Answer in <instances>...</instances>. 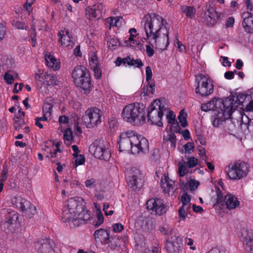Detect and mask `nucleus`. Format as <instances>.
<instances>
[{
	"mask_svg": "<svg viewBox=\"0 0 253 253\" xmlns=\"http://www.w3.org/2000/svg\"><path fill=\"white\" fill-rule=\"evenodd\" d=\"M120 44L121 43L118 39L112 38L109 41L108 46L110 49H113L115 48V47L120 46Z\"/></svg>",
	"mask_w": 253,
	"mask_h": 253,
	"instance_id": "37998d69",
	"label": "nucleus"
},
{
	"mask_svg": "<svg viewBox=\"0 0 253 253\" xmlns=\"http://www.w3.org/2000/svg\"><path fill=\"white\" fill-rule=\"evenodd\" d=\"M242 17L245 31L248 33H253V14L249 12H244L242 14Z\"/></svg>",
	"mask_w": 253,
	"mask_h": 253,
	"instance_id": "5701e85b",
	"label": "nucleus"
},
{
	"mask_svg": "<svg viewBox=\"0 0 253 253\" xmlns=\"http://www.w3.org/2000/svg\"><path fill=\"white\" fill-rule=\"evenodd\" d=\"M35 247L38 253H55V243L48 238L37 241L35 244Z\"/></svg>",
	"mask_w": 253,
	"mask_h": 253,
	"instance_id": "dca6fc26",
	"label": "nucleus"
},
{
	"mask_svg": "<svg viewBox=\"0 0 253 253\" xmlns=\"http://www.w3.org/2000/svg\"><path fill=\"white\" fill-rule=\"evenodd\" d=\"M247 97V96L246 94L241 93H235L234 94L226 98L229 99L231 103L229 107H228L229 109H231V114L234 111L236 110V108L240 105L244 106L243 103Z\"/></svg>",
	"mask_w": 253,
	"mask_h": 253,
	"instance_id": "f3484780",
	"label": "nucleus"
},
{
	"mask_svg": "<svg viewBox=\"0 0 253 253\" xmlns=\"http://www.w3.org/2000/svg\"><path fill=\"white\" fill-rule=\"evenodd\" d=\"M104 221V217L100 211L97 212V218L92 222L95 227L99 226Z\"/></svg>",
	"mask_w": 253,
	"mask_h": 253,
	"instance_id": "c9c22d12",
	"label": "nucleus"
},
{
	"mask_svg": "<svg viewBox=\"0 0 253 253\" xmlns=\"http://www.w3.org/2000/svg\"><path fill=\"white\" fill-rule=\"evenodd\" d=\"M146 80L148 83V86L149 87L150 89L148 90L153 94L155 90V83L151 81L152 77V72L150 66H147L146 68Z\"/></svg>",
	"mask_w": 253,
	"mask_h": 253,
	"instance_id": "c756f323",
	"label": "nucleus"
},
{
	"mask_svg": "<svg viewBox=\"0 0 253 253\" xmlns=\"http://www.w3.org/2000/svg\"><path fill=\"white\" fill-rule=\"evenodd\" d=\"M35 0H27L26 3L24 4L23 6L25 9L28 12H30L32 10V4Z\"/></svg>",
	"mask_w": 253,
	"mask_h": 253,
	"instance_id": "052dcab7",
	"label": "nucleus"
},
{
	"mask_svg": "<svg viewBox=\"0 0 253 253\" xmlns=\"http://www.w3.org/2000/svg\"><path fill=\"white\" fill-rule=\"evenodd\" d=\"M12 203L28 218H32L36 213V207L29 201L22 197H14L12 200Z\"/></svg>",
	"mask_w": 253,
	"mask_h": 253,
	"instance_id": "9b49d317",
	"label": "nucleus"
},
{
	"mask_svg": "<svg viewBox=\"0 0 253 253\" xmlns=\"http://www.w3.org/2000/svg\"><path fill=\"white\" fill-rule=\"evenodd\" d=\"M167 141H170L171 142V146L172 147H175V143H176V136L173 133H171L167 136V137L164 138Z\"/></svg>",
	"mask_w": 253,
	"mask_h": 253,
	"instance_id": "79ce46f5",
	"label": "nucleus"
},
{
	"mask_svg": "<svg viewBox=\"0 0 253 253\" xmlns=\"http://www.w3.org/2000/svg\"><path fill=\"white\" fill-rule=\"evenodd\" d=\"M4 79L7 84H11L14 82L13 76L9 73H5L4 76Z\"/></svg>",
	"mask_w": 253,
	"mask_h": 253,
	"instance_id": "6e6d98bb",
	"label": "nucleus"
},
{
	"mask_svg": "<svg viewBox=\"0 0 253 253\" xmlns=\"http://www.w3.org/2000/svg\"><path fill=\"white\" fill-rule=\"evenodd\" d=\"M69 216L70 218L66 220L63 217L62 215V220L64 222H68L69 226L71 228H75L78 226L80 224H82L83 223H84L85 221L88 220L80 219L79 216L77 214H75V216L74 215L69 214Z\"/></svg>",
	"mask_w": 253,
	"mask_h": 253,
	"instance_id": "bb28decb",
	"label": "nucleus"
},
{
	"mask_svg": "<svg viewBox=\"0 0 253 253\" xmlns=\"http://www.w3.org/2000/svg\"><path fill=\"white\" fill-rule=\"evenodd\" d=\"M167 21L157 13L148 14L144 16L141 25L144 27L147 39L154 40L153 47L166 50L169 44V32L166 28Z\"/></svg>",
	"mask_w": 253,
	"mask_h": 253,
	"instance_id": "f257e3e1",
	"label": "nucleus"
},
{
	"mask_svg": "<svg viewBox=\"0 0 253 253\" xmlns=\"http://www.w3.org/2000/svg\"><path fill=\"white\" fill-rule=\"evenodd\" d=\"M32 29L33 30V32L31 34V37L32 42V46H35L36 45V26L33 25L32 27Z\"/></svg>",
	"mask_w": 253,
	"mask_h": 253,
	"instance_id": "13d9d810",
	"label": "nucleus"
},
{
	"mask_svg": "<svg viewBox=\"0 0 253 253\" xmlns=\"http://www.w3.org/2000/svg\"><path fill=\"white\" fill-rule=\"evenodd\" d=\"M12 25L15 29L18 30H27L28 28L25 23L17 20H14L12 22Z\"/></svg>",
	"mask_w": 253,
	"mask_h": 253,
	"instance_id": "f704fd0d",
	"label": "nucleus"
},
{
	"mask_svg": "<svg viewBox=\"0 0 253 253\" xmlns=\"http://www.w3.org/2000/svg\"><path fill=\"white\" fill-rule=\"evenodd\" d=\"M118 141L119 150L128 151L131 150L134 154H145L149 152V142L148 140L135 132L128 130L122 133Z\"/></svg>",
	"mask_w": 253,
	"mask_h": 253,
	"instance_id": "f03ea898",
	"label": "nucleus"
},
{
	"mask_svg": "<svg viewBox=\"0 0 253 253\" xmlns=\"http://www.w3.org/2000/svg\"><path fill=\"white\" fill-rule=\"evenodd\" d=\"M101 110L96 107L87 109L82 117L83 123L87 128H91L101 122Z\"/></svg>",
	"mask_w": 253,
	"mask_h": 253,
	"instance_id": "9d476101",
	"label": "nucleus"
},
{
	"mask_svg": "<svg viewBox=\"0 0 253 253\" xmlns=\"http://www.w3.org/2000/svg\"><path fill=\"white\" fill-rule=\"evenodd\" d=\"M129 66H134L137 68H141L143 66V63L140 59H130L129 63H128Z\"/></svg>",
	"mask_w": 253,
	"mask_h": 253,
	"instance_id": "a19ab883",
	"label": "nucleus"
},
{
	"mask_svg": "<svg viewBox=\"0 0 253 253\" xmlns=\"http://www.w3.org/2000/svg\"><path fill=\"white\" fill-rule=\"evenodd\" d=\"M147 209L151 213L156 215H162L165 213L167 211V206L163 203L160 199L151 198L146 203Z\"/></svg>",
	"mask_w": 253,
	"mask_h": 253,
	"instance_id": "4468645a",
	"label": "nucleus"
},
{
	"mask_svg": "<svg viewBox=\"0 0 253 253\" xmlns=\"http://www.w3.org/2000/svg\"><path fill=\"white\" fill-rule=\"evenodd\" d=\"M61 32L62 34H61V32L58 33V36L59 37L58 42H60L62 45H65L66 44L65 41H67V40H69V39H68V37H67L66 35L63 34V31H62Z\"/></svg>",
	"mask_w": 253,
	"mask_h": 253,
	"instance_id": "864d4df0",
	"label": "nucleus"
},
{
	"mask_svg": "<svg viewBox=\"0 0 253 253\" xmlns=\"http://www.w3.org/2000/svg\"><path fill=\"white\" fill-rule=\"evenodd\" d=\"M241 240L245 246L246 251L248 253H253V234L246 229L241 231Z\"/></svg>",
	"mask_w": 253,
	"mask_h": 253,
	"instance_id": "6ab92c4d",
	"label": "nucleus"
},
{
	"mask_svg": "<svg viewBox=\"0 0 253 253\" xmlns=\"http://www.w3.org/2000/svg\"><path fill=\"white\" fill-rule=\"evenodd\" d=\"M230 99L225 98L224 100L220 98H214L207 103L203 104L201 106L202 111L207 112L210 110H215L218 112L228 107L231 104Z\"/></svg>",
	"mask_w": 253,
	"mask_h": 253,
	"instance_id": "f8f14e48",
	"label": "nucleus"
},
{
	"mask_svg": "<svg viewBox=\"0 0 253 253\" xmlns=\"http://www.w3.org/2000/svg\"><path fill=\"white\" fill-rule=\"evenodd\" d=\"M185 153H190L191 151H193L194 148V144L193 142H188L183 146Z\"/></svg>",
	"mask_w": 253,
	"mask_h": 253,
	"instance_id": "a18cd8bd",
	"label": "nucleus"
},
{
	"mask_svg": "<svg viewBox=\"0 0 253 253\" xmlns=\"http://www.w3.org/2000/svg\"><path fill=\"white\" fill-rule=\"evenodd\" d=\"M119 240L117 238H110L107 243L108 246L112 249H116L119 246Z\"/></svg>",
	"mask_w": 253,
	"mask_h": 253,
	"instance_id": "ea45409f",
	"label": "nucleus"
},
{
	"mask_svg": "<svg viewBox=\"0 0 253 253\" xmlns=\"http://www.w3.org/2000/svg\"><path fill=\"white\" fill-rule=\"evenodd\" d=\"M121 115L126 122L133 126L141 125L146 120L144 107L142 104L131 103L126 105Z\"/></svg>",
	"mask_w": 253,
	"mask_h": 253,
	"instance_id": "20e7f679",
	"label": "nucleus"
},
{
	"mask_svg": "<svg viewBox=\"0 0 253 253\" xmlns=\"http://www.w3.org/2000/svg\"><path fill=\"white\" fill-rule=\"evenodd\" d=\"M124 229V226L121 223H115L113 225V230L114 232H120Z\"/></svg>",
	"mask_w": 253,
	"mask_h": 253,
	"instance_id": "0e129e2a",
	"label": "nucleus"
},
{
	"mask_svg": "<svg viewBox=\"0 0 253 253\" xmlns=\"http://www.w3.org/2000/svg\"><path fill=\"white\" fill-rule=\"evenodd\" d=\"M183 12L186 14V15L190 18L194 17L195 10L193 7L190 6H183L182 8Z\"/></svg>",
	"mask_w": 253,
	"mask_h": 253,
	"instance_id": "473e14b6",
	"label": "nucleus"
},
{
	"mask_svg": "<svg viewBox=\"0 0 253 253\" xmlns=\"http://www.w3.org/2000/svg\"><path fill=\"white\" fill-rule=\"evenodd\" d=\"M46 79L44 84L45 86H54L57 84V77L55 76L47 74Z\"/></svg>",
	"mask_w": 253,
	"mask_h": 253,
	"instance_id": "2f4dec72",
	"label": "nucleus"
},
{
	"mask_svg": "<svg viewBox=\"0 0 253 253\" xmlns=\"http://www.w3.org/2000/svg\"><path fill=\"white\" fill-rule=\"evenodd\" d=\"M106 144L103 140H95L90 145L89 152L96 158L105 161L109 160L111 153Z\"/></svg>",
	"mask_w": 253,
	"mask_h": 253,
	"instance_id": "1a4fd4ad",
	"label": "nucleus"
},
{
	"mask_svg": "<svg viewBox=\"0 0 253 253\" xmlns=\"http://www.w3.org/2000/svg\"><path fill=\"white\" fill-rule=\"evenodd\" d=\"M47 73L44 72L42 70H39L36 73L35 76L36 84L38 85H40V87L44 86L46 79Z\"/></svg>",
	"mask_w": 253,
	"mask_h": 253,
	"instance_id": "c85d7f7f",
	"label": "nucleus"
},
{
	"mask_svg": "<svg viewBox=\"0 0 253 253\" xmlns=\"http://www.w3.org/2000/svg\"><path fill=\"white\" fill-rule=\"evenodd\" d=\"M52 108V105L50 103H45L43 106V113L48 116H50L51 110Z\"/></svg>",
	"mask_w": 253,
	"mask_h": 253,
	"instance_id": "de8ad7c7",
	"label": "nucleus"
},
{
	"mask_svg": "<svg viewBox=\"0 0 253 253\" xmlns=\"http://www.w3.org/2000/svg\"><path fill=\"white\" fill-rule=\"evenodd\" d=\"M89 65L94 72V75L96 79H100L102 77V72L99 59L95 53L89 59Z\"/></svg>",
	"mask_w": 253,
	"mask_h": 253,
	"instance_id": "4be33fe9",
	"label": "nucleus"
},
{
	"mask_svg": "<svg viewBox=\"0 0 253 253\" xmlns=\"http://www.w3.org/2000/svg\"><path fill=\"white\" fill-rule=\"evenodd\" d=\"M215 192L216 193V202L215 203V204H221V205H223V204H224L223 196V194L219 187L216 188Z\"/></svg>",
	"mask_w": 253,
	"mask_h": 253,
	"instance_id": "e433bc0d",
	"label": "nucleus"
},
{
	"mask_svg": "<svg viewBox=\"0 0 253 253\" xmlns=\"http://www.w3.org/2000/svg\"><path fill=\"white\" fill-rule=\"evenodd\" d=\"M127 184L133 190L140 189L144 183V179L141 171L135 169L132 171V175L127 179Z\"/></svg>",
	"mask_w": 253,
	"mask_h": 253,
	"instance_id": "2eb2a0df",
	"label": "nucleus"
},
{
	"mask_svg": "<svg viewBox=\"0 0 253 253\" xmlns=\"http://www.w3.org/2000/svg\"><path fill=\"white\" fill-rule=\"evenodd\" d=\"M226 251L224 250H220L217 247L212 248L208 252V253H226Z\"/></svg>",
	"mask_w": 253,
	"mask_h": 253,
	"instance_id": "774afa93",
	"label": "nucleus"
},
{
	"mask_svg": "<svg viewBox=\"0 0 253 253\" xmlns=\"http://www.w3.org/2000/svg\"><path fill=\"white\" fill-rule=\"evenodd\" d=\"M196 81L198 84L195 89L197 94L201 96H206L213 92V85L205 75L202 74L196 75Z\"/></svg>",
	"mask_w": 253,
	"mask_h": 253,
	"instance_id": "0eeeda50",
	"label": "nucleus"
},
{
	"mask_svg": "<svg viewBox=\"0 0 253 253\" xmlns=\"http://www.w3.org/2000/svg\"><path fill=\"white\" fill-rule=\"evenodd\" d=\"M74 157L76 158V159L73 162V164L75 167H77L79 165H82L84 163L85 158L84 156L82 155H78L74 156Z\"/></svg>",
	"mask_w": 253,
	"mask_h": 253,
	"instance_id": "58836bf2",
	"label": "nucleus"
},
{
	"mask_svg": "<svg viewBox=\"0 0 253 253\" xmlns=\"http://www.w3.org/2000/svg\"><path fill=\"white\" fill-rule=\"evenodd\" d=\"M85 185L86 187L89 188H92L95 187L96 186V181L94 178H90L89 179L86 180L85 182Z\"/></svg>",
	"mask_w": 253,
	"mask_h": 253,
	"instance_id": "5fc2aeb1",
	"label": "nucleus"
},
{
	"mask_svg": "<svg viewBox=\"0 0 253 253\" xmlns=\"http://www.w3.org/2000/svg\"><path fill=\"white\" fill-rule=\"evenodd\" d=\"M217 112L215 118L212 121V125L215 127H218L223 122L230 118L232 115L231 109H229L227 108L218 111Z\"/></svg>",
	"mask_w": 253,
	"mask_h": 253,
	"instance_id": "aec40b11",
	"label": "nucleus"
},
{
	"mask_svg": "<svg viewBox=\"0 0 253 253\" xmlns=\"http://www.w3.org/2000/svg\"><path fill=\"white\" fill-rule=\"evenodd\" d=\"M150 155L151 159H152V160L154 161H156L157 160H158L160 157L159 150V149L156 148L153 149L151 151Z\"/></svg>",
	"mask_w": 253,
	"mask_h": 253,
	"instance_id": "49530a36",
	"label": "nucleus"
},
{
	"mask_svg": "<svg viewBox=\"0 0 253 253\" xmlns=\"http://www.w3.org/2000/svg\"><path fill=\"white\" fill-rule=\"evenodd\" d=\"M249 165L244 162H236L229 165L227 174L230 179L239 180L246 176L249 172Z\"/></svg>",
	"mask_w": 253,
	"mask_h": 253,
	"instance_id": "6e6552de",
	"label": "nucleus"
},
{
	"mask_svg": "<svg viewBox=\"0 0 253 253\" xmlns=\"http://www.w3.org/2000/svg\"><path fill=\"white\" fill-rule=\"evenodd\" d=\"M206 21L208 26L213 27L220 20V13L217 12L215 10L211 7L205 13Z\"/></svg>",
	"mask_w": 253,
	"mask_h": 253,
	"instance_id": "412c9836",
	"label": "nucleus"
},
{
	"mask_svg": "<svg viewBox=\"0 0 253 253\" xmlns=\"http://www.w3.org/2000/svg\"><path fill=\"white\" fill-rule=\"evenodd\" d=\"M187 114L184 112V110H181L178 116V119L182 127H185L188 125L186 119Z\"/></svg>",
	"mask_w": 253,
	"mask_h": 253,
	"instance_id": "72a5a7b5",
	"label": "nucleus"
},
{
	"mask_svg": "<svg viewBox=\"0 0 253 253\" xmlns=\"http://www.w3.org/2000/svg\"><path fill=\"white\" fill-rule=\"evenodd\" d=\"M73 132L70 129H66L64 133V138L66 141L69 142L73 139Z\"/></svg>",
	"mask_w": 253,
	"mask_h": 253,
	"instance_id": "8fccbe9b",
	"label": "nucleus"
},
{
	"mask_svg": "<svg viewBox=\"0 0 253 253\" xmlns=\"http://www.w3.org/2000/svg\"><path fill=\"white\" fill-rule=\"evenodd\" d=\"M186 166V162L184 161L181 163H181H179L178 173L180 177L184 176L187 173Z\"/></svg>",
	"mask_w": 253,
	"mask_h": 253,
	"instance_id": "4c0bfd02",
	"label": "nucleus"
},
{
	"mask_svg": "<svg viewBox=\"0 0 253 253\" xmlns=\"http://www.w3.org/2000/svg\"><path fill=\"white\" fill-rule=\"evenodd\" d=\"M199 185V182L195 179H191L189 182V185L191 190L197 189Z\"/></svg>",
	"mask_w": 253,
	"mask_h": 253,
	"instance_id": "bf43d9fd",
	"label": "nucleus"
},
{
	"mask_svg": "<svg viewBox=\"0 0 253 253\" xmlns=\"http://www.w3.org/2000/svg\"><path fill=\"white\" fill-rule=\"evenodd\" d=\"M166 110L164 106H161L160 100H155L152 103L148 108V122L151 125H156L162 126L163 123L161 121L164 115L163 112Z\"/></svg>",
	"mask_w": 253,
	"mask_h": 253,
	"instance_id": "423d86ee",
	"label": "nucleus"
},
{
	"mask_svg": "<svg viewBox=\"0 0 253 253\" xmlns=\"http://www.w3.org/2000/svg\"><path fill=\"white\" fill-rule=\"evenodd\" d=\"M107 22L110 24V27L117 26V23L120 20L119 17H110L106 19Z\"/></svg>",
	"mask_w": 253,
	"mask_h": 253,
	"instance_id": "603ef678",
	"label": "nucleus"
},
{
	"mask_svg": "<svg viewBox=\"0 0 253 253\" xmlns=\"http://www.w3.org/2000/svg\"><path fill=\"white\" fill-rule=\"evenodd\" d=\"M188 209V207H181L178 210V215L180 218H182L183 219H185V217L187 216V213L186 212V210Z\"/></svg>",
	"mask_w": 253,
	"mask_h": 253,
	"instance_id": "4d7b16f0",
	"label": "nucleus"
},
{
	"mask_svg": "<svg viewBox=\"0 0 253 253\" xmlns=\"http://www.w3.org/2000/svg\"><path fill=\"white\" fill-rule=\"evenodd\" d=\"M72 77L76 85L84 90V93L90 91L91 82L88 70L83 65L75 67L72 72Z\"/></svg>",
	"mask_w": 253,
	"mask_h": 253,
	"instance_id": "39448f33",
	"label": "nucleus"
},
{
	"mask_svg": "<svg viewBox=\"0 0 253 253\" xmlns=\"http://www.w3.org/2000/svg\"><path fill=\"white\" fill-rule=\"evenodd\" d=\"M167 119L169 124H172L177 121L175 119V115H174L173 112L172 111L168 112V114H167Z\"/></svg>",
	"mask_w": 253,
	"mask_h": 253,
	"instance_id": "09e8293b",
	"label": "nucleus"
},
{
	"mask_svg": "<svg viewBox=\"0 0 253 253\" xmlns=\"http://www.w3.org/2000/svg\"><path fill=\"white\" fill-rule=\"evenodd\" d=\"M171 127L170 129L173 132L178 133L180 132L181 128L178 125L177 121L176 122H174V123L171 124Z\"/></svg>",
	"mask_w": 253,
	"mask_h": 253,
	"instance_id": "680f3d73",
	"label": "nucleus"
},
{
	"mask_svg": "<svg viewBox=\"0 0 253 253\" xmlns=\"http://www.w3.org/2000/svg\"><path fill=\"white\" fill-rule=\"evenodd\" d=\"M6 34L5 27L1 24H0V42L3 40Z\"/></svg>",
	"mask_w": 253,
	"mask_h": 253,
	"instance_id": "338daca9",
	"label": "nucleus"
},
{
	"mask_svg": "<svg viewBox=\"0 0 253 253\" xmlns=\"http://www.w3.org/2000/svg\"><path fill=\"white\" fill-rule=\"evenodd\" d=\"M18 213L14 211L8 212L6 215L5 220L2 223L1 228L6 233H12L15 231V228L20 223Z\"/></svg>",
	"mask_w": 253,
	"mask_h": 253,
	"instance_id": "ddd939ff",
	"label": "nucleus"
},
{
	"mask_svg": "<svg viewBox=\"0 0 253 253\" xmlns=\"http://www.w3.org/2000/svg\"><path fill=\"white\" fill-rule=\"evenodd\" d=\"M198 159L194 157H191L188 159V161L186 164L189 168H192L195 167L198 164Z\"/></svg>",
	"mask_w": 253,
	"mask_h": 253,
	"instance_id": "c03bdc74",
	"label": "nucleus"
},
{
	"mask_svg": "<svg viewBox=\"0 0 253 253\" xmlns=\"http://www.w3.org/2000/svg\"><path fill=\"white\" fill-rule=\"evenodd\" d=\"M46 64L49 68L54 70H57L60 68V65L57 60L51 55L45 56Z\"/></svg>",
	"mask_w": 253,
	"mask_h": 253,
	"instance_id": "7c9ffc66",
	"label": "nucleus"
},
{
	"mask_svg": "<svg viewBox=\"0 0 253 253\" xmlns=\"http://www.w3.org/2000/svg\"><path fill=\"white\" fill-rule=\"evenodd\" d=\"M161 183L163 191L167 194H169L170 190L173 188L174 185V182L166 175L162 177Z\"/></svg>",
	"mask_w": 253,
	"mask_h": 253,
	"instance_id": "cd10ccee",
	"label": "nucleus"
},
{
	"mask_svg": "<svg viewBox=\"0 0 253 253\" xmlns=\"http://www.w3.org/2000/svg\"><path fill=\"white\" fill-rule=\"evenodd\" d=\"M190 195H188L187 193H185L181 197L182 207H186L188 204L190 203Z\"/></svg>",
	"mask_w": 253,
	"mask_h": 253,
	"instance_id": "3c124183",
	"label": "nucleus"
},
{
	"mask_svg": "<svg viewBox=\"0 0 253 253\" xmlns=\"http://www.w3.org/2000/svg\"><path fill=\"white\" fill-rule=\"evenodd\" d=\"M224 203L229 210L234 209L240 205V202L237 198L231 194H227L224 196Z\"/></svg>",
	"mask_w": 253,
	"mask_h": 253,
	"instance_id": "a878e982",
	"label": "nucleus"
},
{
	"mask_svg": "<svg viewBox=\"0 0 253 253\" xmlns=\"http://www.w3.org/2000/svg\"><path fill=\"white\" fill-rule=\"evenodd\" d=\"M65 210L63 211V217L68 219L69 214H77L80 219L89 220L91 218L90 212L85 211V202L80 197H75L69 199L66 204Z\"/></svg>",
	"mask_w": 253,
	"mask_h": 253,
	"instance_id": "7ed1b4c3",
	"label": "nucleus"
},
{
	"mask_svg": "<svg viewBox=\"0 0 253 253\" xmlns=\"http://www.w3.org/2000/svg\"><path fill=\"white\" fill-rule=\"evenodd\" d=\"M104 7L103 3H97L92 6L91 8L88 7L86 9V11L92 17L100 18L102 15V13H105Z\"/></svg>",
	"mask_w": 253,
	"mask_h": 253,
	"instance_id": "393cba45",
	"label": "nucleus"
},
{
	"mask_svg": "<svg viewBox=\"0 0 253 253\" xmlns=\"http://www.w3.org/2000/svg\"><path fill=\"white\" fill-rule=\"evenodd\" d=\"M110 231L103 228L96 230L94 233L96 242H100L102 244H107L110 239Z\"/></svg>",
	"mask_w": 253,
	"mask_h": 253,
	"instance_id": "b1692460",
	"label": "nucleus"
},
{
	"mask_svg": "<svg viewBox=\"0 0 253 253\" xmlns=\"http://www.w3.org/2000/svg\"><path fill=\"white\" fill-rule=\"evenodd\" d=\"M8 169L4 168L0 177V182H3L5 181L7 177Z\"/></svg>",
	"mask_w": 253,
	"mask_h": 253,
	"instance_id": "69168bd1",
	"label": "nucleus"
},
{
	"mask_svg": "<svg viewBox=\"0 0 253 253\" xmlns=\"http://www.w3.org/2000/svg\"><path fill=\"white\" fill-rule=\"evenodd\" d=\"M159 230L164 235L168 234L171 231V229L169 228L168 225L160 227Z\"/></svg>",
	"mask_w": 253,
	"mask_h": 253,
	"instance_id": "e2e57ef3",
	"label": "nucleus"
},
{
	"mask_svg": "<svg viewBox=\"0 0 253 253\" xmlns=\"http://www.w3.org/2000/svg\"><path fill=\"white\" fill-rule=\"evenodd\" d=\"M181 245V239L175 235L171 237L170 240H167L166 248L169 253H178Z\"/></svg>",
	"mask_w": 253,
	"mask_h": 253,
	"instance_id": "a211bd4d",
	"label": "nucleus"
}]
</instances>
